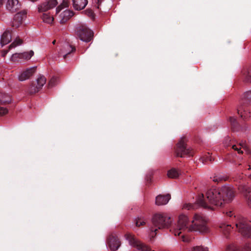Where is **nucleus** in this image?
<instances>
[{"label":"nucleus","mask_w":251,"mask_h":251,"mask_svg":"<svg viewBox=\"0 0 251 251\" xmlns=\"http://www.w3.org/2000/svg\"><path fill=\"white\" fill-rule=\"evenodd\" d=\"M76 33L80 39L86 43L90 42L93 37V32L85 25H81L77 26Z\"/></svg>","instance_id":"obj_6"},{"label":"nucleus","mask_w":251,"mask_h":251,"mask_svg":"<svg viewBox=\"0 0 251 251\" xmlns=\"http://www.w3.org/2000/svg\"><path fill=\"white\" fill-rule=\"evenodd\" d=\"M11 39V36L9 31H5L1 36L0 44L1 46H4L10 43Z\"/></svg>","instance_id":"obj_20"},{"label":"nucleus","mask_w":251,"mask_h":251,"mask_svg":"<svg viewBox=\"0 0 251 251\" xmlns=\"http://www.w3.org/2000/svg\"><path fill=\"white\" fill-rule=\"evenodd\" d=\"M8 112L7 108L2 107L0 105V116H2Z\"/></svg>","instance_id":"obj_33"},{"label":"nucleus","mask_w":251,"mask_h":251,"mask_svg":"<svg viewBox=\"0 0 251 251\" xmlns=\"http://www.w3.org/2000/svg\"><path fill=\"white\" fill-rule=\"evenodd\" d=\"M24 45L23 41L19 37H17L10 45L9 47H17Z\"/></svg>","instance_id":"obj_27"},{"label":"nucleus","mask_w":251,"mask_h":251,"mask_svg":"<svg viewBox=\"0 0 251 251\" xmlns=\"http://www.w3.org/2000/svg\"><path fill=\"white\" fill-rule=\"evenodd\" d=\"M57 0H46L38 5V12L40 13L47 12L54 8L57 5Z\"/></svg>","instance_id":"obj_10"},{"label":"nucleus","mask_w":251,"mask_h":251,"mask_svg":"<svg viewBox=\"0 0 251 251\" xmlns=\"http://www.w3.org/2000/svg\"><path fill=\"white\" fill-rule=\"evenodd\" d=\"M73 7L76 10L84 9L88 3L87 0H72Z\"/></svg>","instance_id":"obj_17"},{"label":"nucleus","mask_w":251,"mask_h":251,"mask_svg":"<svg viewBox=\"0 0 251 251\" xmlns=\"http://www.w3.org/2000/svg\"><path fill=\"white\" fill-rule=\"evenodd\" d=\"M221 180V179L219 177L217 178V177H213V180L214 181H215V182H218L219 181H220Z\"/></svg>","instance_id":"obj_39"},{"label":"nucleus","mask_w":251,"mask_h":251,"mask_svg":"<svg viewBox=\"0 0 251 251\" xmlns=\"http://www.w3.org/2000/svg\"><path fill=\"white\" fill-rule=\"evenodd\" d=\"M5 7L7 10L14 12L20 8V4L18 0H7Z\"/></svg>","instance_id":"obj_16"},{"label":"nucleus","mask_w":251,"mask_h":251,"mask_svg":"<svg viewBox=\"0 0 251 251\" xmlns=\"http://www.w3.org/2000/svg\"><path fill=\"white\" fill-rule=\"evenodd\" d=\"M93 2L94 4L96 3L98 4V5L97 6V8H99V5L100 3L101 2V0H93Z\"/></svg>","instance_id":"obj_36"},{"label":"nucleus","mask_w":251,"mask_h":251,"mask_svg":"<svg viewBox=\"0 0 251 251\" xmlns=\"http://www.w3.org/2000/svg\"><path fill=\"white\" fill-rule=\"evenodd\" d=\"M11 101L10 96L6 94H0V103H9Z\"/></svg>","instance_id":"obj_23"},{"label":"nucleus","mask_w":251,"mask_h":251,"mask_svg":"<svg viewBox=\"0 0 251 251\" xmlns=\"http://www.w3.org/2000/svg\"><path fill=\"white\" fill-rule=\"evenodd\" d=\"M237 111L238 114L244 119H247L250 117V112L247 110L243 109L241 106L238 108Z\"/></svg>","instance_id":"obj_22"},{"label":"nucleus","mask_w":251,"mask_h":251,"mask_svg":"<svg viewBox=\"0 0 251 251\" xmlns=\"http://www.w3.org/2000/svg\"><path fill=\"white\" fill-rule=\"evenodd\" d=\"M226 214L227 216H228L229 217H231L233 215V213L232 211H229L227 212Z\"/></svg>","instance_id":"obj_38"},{"label":"nucleus","mask_w":251,"mask_h":251,"mask_svg":"<svg viewBox=\"0 0 251 251\" xmlns=\"http://www.w3.org/2000/svg\"><path fill=\"white\" fill-rule=\"evenodd\" d=\"M179 175V171L174 168H173L168 171L167 176L171 178H176Z\"/></svg>","instance_id":"obj_25"},{"label":"nucleus","mask_w":251,"mask_h":251,"mask_svg":"<svg viewBox=\"0 0 251 251\" xmlns=\"http://www.w3.org/2000/svg\"><path fill=\"white\" fill-rule=\"evenodd\" d=\"M249 177H250V178L251 179V174L250 175Z\"/></svg>","instance_id":"obj_42"},{"label":"nucleus","mask_w":251,"mask_h":251,"mask_svg":"<svg viewBox=\"0 0 251 251\" xmlns=\"http://www.w3.org/2000/svg\"><path fill=\"white\" fill-rule=\"evenodd\" d=\"M136 227H140L146 225V220L143 217H137L134 219Z\"/></svg>","instance_id":"obj_26"},{"label":"nucleus","mask_w":251,"mask_h":251,"mask_svg":"<svg viewBox=\"0 0 251 251\" xmlns=\"http://www.w3.org/2000/svg\"><path fill=\"white\" fill-rule=\"evenodd\" d=\"M239 190L244 194L248 205L251 207V189L245 184H242L239 187Z\"/></svg>","instance_id":"obj_15"},{"label":"nucleus","mask_w":251,"mask_h":251,"mask_svg":"<svg viewBox=\"0 0 251 251\" xmlns=\"http://www.w3.org/2000/svg\"><path fill=\"white\" fill-rule=\"evenodd\" d=\"M201 159L202 163H204V161L206 162L208 160L211 161L212 160V158L208 153V155H206L205 157L202 158Z\"/></svg>","instance_id":"obj_34"},{"label":"nucleus","mask_w":251,"mask_h":251,"mask_svg":"<svg viewBox=\"0 0 251 251\" xmlns=\"http://www.w3.org/2000/svg\"><path fill=\"white\" fill-rule=\"evenodd\" d=\"M186 251H209L207 248H204L201 246H197L187 248Z\"/></svg>","instance_id":"obj_30"},{"label":"nucleus","mask_w":251,"mask_h":251,"mask_svg":"<svg viewBox=\"0 0 251 251\" xmlns=\"http://www.w3.org/2000/svg\"><path fill=\"white\" fill-rule=\"evenodd\" d=\"M230 122L233 126H234L236 124V121L233 118H230Z\"/></svg>","instance_id":"obj_37"},{"label":"nucleus","mask_w":251,"mask_h":251,"mask_svg":"<svg viewBox=\"0 0 251 251\" xmlns=\"http://www.w3.org/2000/svg\"><path fill=\"white\" fill-rule=\"evenodd\" d=\"M242 77L244 81L246 82H251V69L244 68L242 71Z\"/></svg>","instance_id":"obj_21"},{"label":"nucleus","mask_w":251,"mask_h":251,"mask_svg":"<svg viewBox=\"0 0 251 251\" xmlns=\"http://www.w3.org/2000/svg\"><path fill=\"white\" fill-rule=\"evenodd\" d=\"M171 199L169 194L166 195H158L156 197L155 203L158 205H164L167 204Z\"/></svg>","instance_id":"obj_18"},{"label":"nucleus","mask_w":251,"mask_h":251,"mask_svg":"<svg viewBox=\"0 0 251 251\" xmlns=\"http://www.w3.org/2000/svg\"><path fill=\"white\" fill-rule=\"evenodd\" d=\"M34 55V51L29 50L13 54L10 59L13 62L23 63L25 61L29 60Z\"/></svg>","instance_id":"obj_8"},{"label":"nucleus","mask_w":251,"mask_h":251,"mask_svg":"<svg viewBox=\"0 0 251 251\" xmlns=\"http://www.w3.org/2000/svg\"><path fill=\"white\" fill-rule=\"evenodd\" d=\"M57 78L56 77H52L51 78V79L49 81V85L50 87H53L57 83Z\"/></svg>","instance_id":"obj_32"},{"label":"nucleus","mask_w":251,"mask_h":251,"mask_svg":"<svg viewBox=\"0 0 251 251\" xmlns=\"http://www.w3.org/2000/svg\"><path fill=\"white\" fill-rule=\"evenodd\" d=\"M238 146H237V145H234L232 146V148L234 150H236L238 151V153H242L243 152V151H241V147L244 149L245 150H246V146L244 145V143H241L240 144V148H238Z\"/></svg>","instance_id":"obj_31"},{"label":"nucleus","mask_w":251,"mask_h":251,"mask_svg":"<svg viewBox=\"0 0 251 251\" xmlns=\"http://www.w3.org/2000/svg\"><path fill=\"white\" fill-rule=\"evenodd\" d=\"M36 69V66L27 68L24 71L21 72L18 75V79L20 81H24L28 79L35 73Z\"/></svg>","instance_id":"obj_11"},{"label":"nucleus","mask_w":251,"mask_h":251,"mask_svg":"<svg viewBox=\"0 0 251 251\" xmlns=\"http://www.w3.org/2000/svg\"><path fill=\"white\" fill-rule=\"evenodd\" d=\"M220 227L225 235L228 233L231 229L230 225H226L225 224H221L220 226Z\"/></svg>","instance_id":"obj_28"},{"label":"nucleus","mask_w":251,"mask_h":251,"mask_svg":"<svg viewBox=\"0 0 251 251\" xmlns=\"http://www.w3.org/2000/svg\"><path fill=\"white\" fill-rule=\"evenodd\" d=\"M189 230L191 231H198L201 233L208 232L209 229L207 225L206 218L201 215L195 214L191 221Z\"/></svg>","instance_id":"obj_3"},{"label":"nucleus","mask_w":251,"mask_h":251,"mask_svg":"<svg viewBox=\"0 0 251 251\" xmlns=\"http://www.w3.org/2000/svg\"><path fill=\"white\" fill-rule=\"evenodd\" d=\"M236 226L239 232L243 235L248 237H251V227L248 225L245 219H240L238 223L236 224Z\"/></svg>","instance_id":"obj_9"},{"label":"nucleus","mask_w":251,"mask_h":251,"mask_svg":"<svg viewBox=\"0 0 251 251\" xmlns=\"http://www.w3.org/2000/svg\"><path fill=\"white\" fill-rule=\"evenodd\" d=\"M43 13L41 15V18L43 22L46 24L51 25L54 21V18L50 13L47 12H42Z\"/></svg>","instance_id":"obj_19"},{"label":"nucleus","mask_w":251,"mask_h":251,"mask_svg":"<svg viewBox=\"0 0 251 251\" xmlns=\"http://www.w3.org/2000/svg\"><path fill=\"white\" fill-rule=\"evenodd\" d=\"M26 17V12L25 11L16 14L12 22V25L15 28L20 27L23 24L24 20Z\"/></svg>","instance_id":"obj_12"},{"label":"nucleus","mask_w":251,"mask_h":251,"mask_svg":"<svg viewBox=\"0 0 251 251\" xmlns=\"http://www.w3.org/2000/svg\"><path fill=\"white\" fill-rule=\"evenodd\" d=\"M46 79L43 75H39L36 80L37 85L34 86L32 85L29 89V92L30 93H35L38 91L39 89L42 88L46 83Z\"/></svg>","instance_id":"obj_14"},{"label":"nucleus","mask_w":251,"mask_h":251,"mask_svg":"<svg viewBox=\"0 0 251 251\" xmlns=\"http://www.w3.org/2000/svg\"><path fill=\"white\" fill-rule=\"evenodd\" d=\"M75 48H62L61 50L59 51V55L65 58L66 56L70 54L71 52L74 51Z\"/></svg>","instance_id":"obj_24"},{"label":"nucleus","mask_w":251,"mask_h":251,"mask_svg":"<svg viewBox=\"0 0 251 251\" xmlns=\"http://www.w3.org/2000/svg\"><path fill=\"white\" fill-rule=\"evenodd\" d=\"M183 209L189 210L192 208V205L189 203H185L183 205Z\"/></svg>","instance_id":"obj_35"},{"label":"nucleus","mask_w":251,"mask_h":251,"mask_svg":"<svg viewBox=\"0 0 251 251\" xmlns=\"http://www.w3.org/2000/svg\"><path fill=\"white\" fill-rule=\"evenodd\" d=\"M8 50H3L2 52V56H4L8 52Z\"/></svg>","instance_id":"obj_40"},{"label":"nucleus","mask_w":251,"mask_h":251,"mask_svg":"<svg viewBox=\"0 0 251 251\" xmlns=\"http://www.w3.org/2000/svg\"><path fill=\"white\" fill-rule=\"evenodd\" d=\"M121 245V242L115 235H111L108 238L107 246L112 251H116Z\"/></svg>","instance_id":"obj_13"},{"label":"nucleus","mask_w":251,"mask_h":251,"mask_svg":"<svg viewBox=\"0 0 251 251\" xmlns=\"http://www.w3.org/2000/svg\"><path fill=\"white\" fill-rule=\"evenodd\" d=\"M69 3L64 0L62 4L59 5L56 9V14H58V18L60 24H64L68 21L74 15L73 12L68 9Z\"/></svg>","instance_id":"obj_4"},{"label":"nucleus","mask_w":251,"mask_h":251,"mask_svg":"<svg viewBox=\"0 0 251 251\" xmlns=\"http://www.w3.org/2000/svg\"><path fill=\"white\" fill-rule=\"evenodd\" d=\"M234 197L233 187L226 185L221 190L214 188L209 189L205 196L202 194L199 197L197 202L204 208L214 209L215 207L221 206L224 201H231Z\"/></svg>","instance_id":"obj_1"},{"label":"nucleus","mask_w":251,"mask_h":251,"mask_svg":"<svg viewBox=\"0 0 251 251\" xmlns=\"http://www.w3.org/2000/svg\"><path fill=\"white\" fill-rule=\"evenodd\" d=\"M191 223L188 218V216L184 214H180L178 217V220L176 228L174 229V233L175 236H179L182 231L189 230V227Z\"/></svg>","instance_id":"obj_5"},{"label":"nucleus","mask_w":251,"mask_h":251,"mask_svg":"<svg viewBox=\"0 0 251 251\" xmlns=\"http://www.w3.org/2000/svg\"><path fill=\"white\" fill-rule=\"evenodd\" d=\"M171 217L165 213H157L152 219L151 225L146 231V237L151 240L156 235L158 229L166 228L171 224Z\"/></svg>","instance_id":"obj_2"},{"label":"nucleus","mask_w":251,"mask_h":251,"mask_svg":"<svg viewBox=\"0 0 251 251\" xmlns=\"http://www.w3.org/2000/svg\"><path fill=\"white\" fill-rule=\"evenodd\" d=\"M242 99L247 103L251 102V91H248L244 93Z\"/></svg>","instance_id":"obj_29"},{"label":"nucleus","mask_w":251,"mask_h":251,"mask_svg":"<svg viewBox=\"0 0 251 251\" xmlns=\"http://www.w3.org/2000/svg\"><path fill=\"white\" fill-rule=\"evenodd\" d=\"M176 153L177 156L182 157L193 155V151L190 148L186 147L185 139L181 138L177 144Z\"/></svg>","instance_id":"obj_7"},{"label":"nucleus","mask_w":251,"mask_h":251,"mask_svg":"<svg viewBox=\"0 0 251 251\" xmlns=\"http://www.w3.org/2000/svg\"><path fill=\"white\" fill-rule=\"evenodd\" d=\"M52 44L53 45H56V41L55 40H54L52 42Z\"/></svg>","instance_id":"obj_41"}]
</instances>
